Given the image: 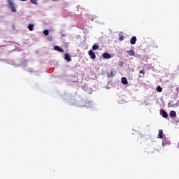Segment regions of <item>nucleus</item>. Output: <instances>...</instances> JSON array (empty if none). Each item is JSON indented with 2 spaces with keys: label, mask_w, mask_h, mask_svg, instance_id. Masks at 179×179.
<instances>
[{
  "label": "nucleus",
  "mask_w": 179,
  "mask_h": 179,
  "mask_svg": "<svg viewBox=\"0 0 179 179\" xmlns=\"http://www.w3.org/2000/svg\"><path fill=\"white\" fill-rule=\"evenodd\" d=\"M119 66H120L121 68H122V66H124V62H120Z\"/></svg>",
  "instance_id": "nucleus-21"
},
{
  "label": "nucleus",
  "mask_w": 179,
  "mask_h": 179,
  "mask_svg": "<svg viewBox=\"0 0 179 179\" xmlns=\"http://www.w3.org/2000/svg\"><path fill=\"white\" fill-rule=\"evenodd\" d=\"M55 50L56 51H59V52H64V49H62L61 47L57 45V46H55Z\"/></svg>",
  "instance_id": "nucleus-9"
},
{
  "label": "nucleus",
  "mask_w": 179,
  "mask_h": 179,
  "mask_svg": "<svg viewBox=\"0 0 179 179\" xmlns=\"http://www.w3.org/2000/svg\"><path fill=\"white\" fill-rule=\"evenodd\" d=\"M103 57L105 59H110V58H111V55L105 52L103 54Z\"/></svg>",
  "instance_id": "nucleus-8"
},
{
  "label": "nucleus",
  "mask_w": 179,
  "mask_h": 179,
  "mask_svg": "<svg viewBox=\"0 0 179 179\" xmlns=\"http://www.w3.org/2000/svg\"><path fill=\"white\" fill-rule=\"evenodd\" d=\"M31 3H33L34 5H37V0H31Z\"/></svg>",
  "instance_id": "nucleus-17"
},
{
  "label": "nucleus",
  "mask_w": 179,
  "mask_h": 179,
  "mask_svg": "<svg viewBox=\"0 0 179 179\" xmlns=\"http://www.w3.org/2000/svg\"><path fill=\"white\" fill-rule=\"evenodd\" d=\"M92 50H93V51H96V50H99V45L97 44H94L92 46Z\"/></svg>",
  "instance_id": "nucleus-14"
},
{
  "label": "nucleus",
  "mask_w": 179,
  "mask_h": 179,
  "mask_svg": "<svg viewBox=\"0 0 179 179\" xmlns=\"http://www.w3.org/2000/svg\"><path fill=\"white\" fill-rule=\"evenodd\" d=\"M156 90H157L159 93H162V92H163V88H162L160 86H157Z\"/></svg>",
  "instance_id": "nucleus-13"
},
{
  "label": "nucleus",
  "mask_w": 179,
  "mask_h": 179,
  "mask_svg": "<svg viewBox=\"0 0 179 179\" xmlns=\"http://www.w3.org/2000/svg\"><path fill=\"white\" fill-rule=\"evenodd\" d=\"M127 54L128 55H129L130 57H135V51L130 50L127 51Z\"/></svg>",
  "instance_id": "nucleus-7"
},
{
  "label": "nucleus",
  "mask_w": 179,
  "mask_h": 179,
  "mask_svg": "<svg viewBox=\"0 0 179 179\" xmlns=\"http://www.w3.org/2000/svg\"><path fill=\"white\" fill-rule=\"evenodd\" d=\"M64 59L67 61V62H71V61H72L71 56H69V54L68 53L64 55Z\"/></svg>",
  "instance_id": "nucleus-4"
},
{
  "label": "nucleus",
  "mask_w": 179,
  "mask_h": 179,
  "mask_svg": "<svg viewBox=\"0 0 179 179\" xmlns=\"http://www.w3.org/2000/svg\"><path fill=\"white\" fill-rule=\"evenodd\" d=\"M139 73H142V77L145 76V71L144 70H141L140 71Z\"/></svg>",
  "instance_id": "nucleus-20"
},
{
  "label": "nucleus",
  "mask_w": 179,
  "mask_h": 179,
  "mask_svg": "<svg viewBox=\"0 0 179 179\" xmlns=\"http://www.w3.org/2000/svg\"><path fill=\"white\" fill-rule=\"evenodd\" d=\"M43 34H45V36H48V34H50V31H48V29H45L43 31Z\"/></svg>",
  "instance_id": "nucleus-15"
},
{
  "label": "nucleus",
  "mask_w": 179,
  "mask_h": 179,
  "mask_svg": "<svg viewBox=\"0 0 179 179\" xmlns=\"http://www.w3.org/2000/svg\"><path fill=\"white\" fill-rule=\"evenodd\" d=\"M88 54L91 59H94L96 58V54L94 53V52H93V50H90Z\"/></svg>",
  "instance_id": "nucleus-3"
},
{
  "label": "nucleus",
  "mask_w": 179,
  "mask_h": 179,
  "mask_svg": "<svg viewBox=\"0 0 179 179\" xmlns=\"http://www.w3.org/2000/svg\"><path fill=\"white\" fill-rule=\"evenodd\" d=\"M34 28V24H29L27 27L28 30H29V31H33V29Z\"/></svg>",
  "instance_id": "nucleus-12"
},
{
  "label": "nucleus",
  "mask_w": 179,
  "mask_h": 179,
  "mask_svg": "<svg viewBox=\"0 0 179 179\" xmlns=\"http://www.w3.org/2000/svg\"><path fill=\"white\" fill-rule=\"evenodd\" d=\"M154 47H155V48H158L157 45H156L155 46H154Z\"/></svg>",
  "instance_id": "nucleus-24"
},
{
  "label": "nucleus",
  "mask_w": 179,
  "mask_h": 179,
  "mask_svg": "<svg viewBox=\"0 0 179 179\" xmlns=\"http://www.w3.org/2000/svg\"><path fill=\"white\" fill-rule=\"evenodd\" d=\"M122 83H123V85H128V80L127 79V78H122Z\"/></svg>",
  "instance_id": "nucleus-11"
},
{
  "label": "nucleus",
  "mask_w": 179,
  "mask_h": 179,
  "mask_svg": "<svg viewBox=\"0 0 179 179\" xmlns=\"http://www.w3.org/2000/svg\"><path fill=\"white\" fill-rule=\"evenodd\" d=\"M62 37H65V34H62Z\"/></svg>",
  "instance_id": "nucleus-23"
},
{
  "label": "nucleus",
  "mask_w": 179,
  "mask_h": 179,
  "mask_svg": "<svg viewBox=\"0 0 179 179\" xmlns=\"http://www.w3.org/2000/svg\"><path fill=\"white\" fill-rule=\"evenodd\" d=\"M169 115L171 118H176V117H177V113H176L174 110H172L170 112Z\"/></svg>",
  "instance_id": "nucleus-5"
},
{
  "label": "nucleus",
  "mask_w": 179,
  "mask_h": 179,
  "mask_svg": "<svg viewBox=\"0 0 179 179\" xmlns=\"http://www.w3.org/2000/svg\"><path fill=\"white\" fill-rule=\"evenodd\" d=\"M130 43L132 45L136 44V36H133L131 39H130Z\"/></svg>",
  "instance_id": "nucleus-6"
},
{
  "label": "nucleus",
  "mask_w": 179,
  "mask_h": 179,
  "mask_svg": "<svg viewBox=\"0 0 179 179\" xmlns=\"http://www.w3.org/2000/svg\"><path fill=\"white\" fill-rule=\"evenodd\" d=\"M8 3L10 5V6L13 7V2L10 0H8Z\"/></svg>",
  "instance_id": "nucleus-18"
},
{
  "label": "nucleus",
  "mask_w": 179,
  "mask_h": 179,
  "mask_svg": "<svg viewBox=\"0 0 179 179\" xmlns=\"http://www.w3.org/2000/svg\"><path fill=\"white\" fill-rule=\"evenodd\" d=\"M116 74L117 71H115V69H113L110 72L108 73V76L109 78H114Z\"/></svg>",
  "instance_id": "nucleus-1"
},
{
  "label": "nucleus",
  "mask_w": 179,
  "mask_h": 179,
  "mask_svg": "<svg viewBox=\"0 0 179 179\" xmlns=\"http://www.w3.org/2000/svg\"><path fill=\"white\" fill-rule=\"evenodd\" d=\"M157 138H159V139H163V131L162 129L159 130Z\"/></svg>",
  "instance_id": "nucleus-10"
},
{
  "label": "nucleus",
  "mask_w": 179,
  "mask_h": 179,
  "mask_svg": "<svg viewBox=\"0 0 179 179\" xmlns=\"http://www.w3.org/2000/svg\"><path fill=\"white\" fill-rule=\"evenodd\" d=\"M124 38H125V37H124L123 35H121V36L119 37V41H124Z\"/></svg>",
  "instance_id": "nucleus-16"
},
{
  "label": "nucleus",
  "mask_w": 179,
  "mask_h": 179,
  "mask_svg": "<svg viewBox=\"0 0 179 179\" xmlns=\"http://www.w3.org/2000/svg\"><path fill=\"white\" fill-rule=\"evenodd\" d=\"M160 115H162L163 118H169V114L164 109L160 110Z\"/></svg>",
  "instance_id": "nucleus-2"
},
{
  "label": "nucleus",
  "mask_w": 179,
  "mask_h": 179,
  "mask_svg": "<svg viewBox=\"0 0 179 179\" xmlns=\"http://www.w3.org/2000/svg\"><path fill=\"white\" fill-rule=\"evenodd\" d=\"M20 1H27V0H20Z\"/></svg>",
  "instance_id": "nucleus-25"
},
{
  "label": "nucleus",
  "mask_w": 179,
  "mask_h": 179,
  "mask_svg": "<svg viewBox=\"0 0 179 179\" xmlns=\"http://www.w3.org/2000/svg\"><path fill=\"white\" fill-rule=\"evenodd\" d=\"M11 10H12V12H14V13L17 12L16 8H15V6L11 7Z\"/></svg>",
  "instance_id": "nucleus-19"
},
{
  "label": "nucleus",
  "mask_w": 179,
  "mask_h": 179,
  "mask_svg": "<svg viewBox=\"0 0 179 179\" xmlns=\"http://www.w3.org/2000/svg\"><path fill=\"white\" fill-rule=\"evenodd\" d=\"M177 71H179V65L177 67Z\"/></svg>",
  "instance_id": "nucleus-22"
},
{
  "label": "nucleus",
  "mask_w": 179,
  "mask_h": 179,
  "mask_svg": "<svg viewBox=\"0 0 179 179\" xmlns=\"http://www.w3.org/2000/svg\"><path fill=\"white\" fill-rule=\"evenodd\" d=\"M52 1H55V0H52Z\"/></svg>",
  "instance_id": "nucleus-26"
}]
</instances>
